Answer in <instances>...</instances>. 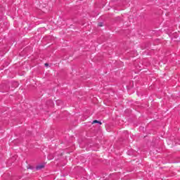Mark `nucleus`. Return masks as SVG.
Masks as SVG:
<instances>
[{
  "instance_id": "obj_1",
  "label": "nucleus",
  "mask_w": 180,
  "mask_h": 180,
  "mask_svg": "<svg viewBox=\"0 0 180 180\" xmlns=\"http://www.w3.org/2000/svg\"><path fill=\"white\" fill-rule=\"evenodd\" d=\"M44 167V165H37L36 168L37 169H42V168Z\"/></svg>"
},
{
  "instance_id": "obj_2",
  "label": "nucleus",
  "mask_w": 180,
  "mask_h": 180,
  "mask_svg": "<svg viewBox=\"0 0 180 180\" xmlns=\"http://www.w3.org/2000/svg\"><path fill=\"white\" fill-rule=\"evenodd\" d=\"M92 123H93V124L98 123V124H102V122H101L98 121V120H94Z\"/></svg>"
},
{
  "instance_id": "obj_3",
  "label": "nucleus",
  "mask_w": 180,
  "mask_h": 180,
  "mask_svg": "<svg viewBox=\"0 0 180 180\" xmlns=\"http://www.w3.org/2000/svg\"><path fill=\"white\" fill-rule=\"evenodd\" d=\"M98 26H99L100 27H102V26H103V25L102 22H101V23L98 25Z\"/></svg>"
},
{
  "instance_id": "obj_4",
  "label": "nucleus",
  "mask_w": 180,
  "mask_h": 180,
  "mask_svg": "<svg viewBox=\"0 0 180 180\" xmlns=\"http://www.w3.org/2000/svg\"><path fill=\"white\" fill-rule=\"evenodd\" d=\"M45 65L46 66H49V63H45Z\"/></svg>"
}]
</instances>
